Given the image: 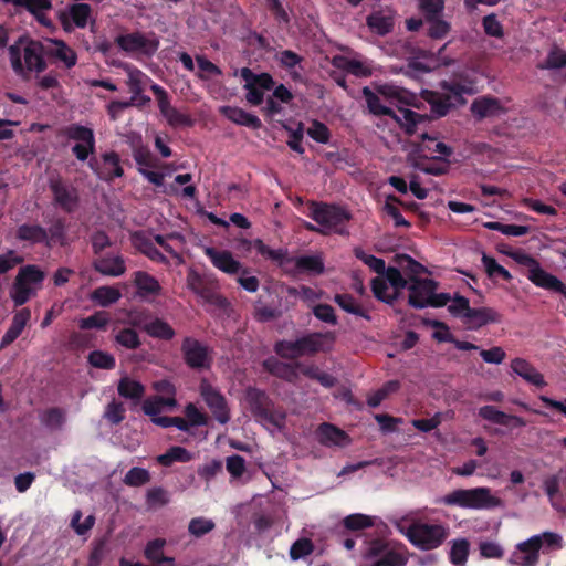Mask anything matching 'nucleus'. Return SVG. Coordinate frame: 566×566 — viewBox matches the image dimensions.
<instances>
[{"mask_svg":"<svg viewBox=\"0 0 566 566\" xmlns=\"http://www.w3.org/2000/svg\"><path fill=\"white\" fill-rule=\"evenodd\" d=\"M420 153L430 151L438 153L447 158L452 155L453 149L442 142H437L436 137L429 136L427 133L421 134V143L419 145Z\"/></svg>","mask_w":566,"mask_h":566,"instance_id":"obj_45","label":"nucleus"},{"mask_svg":"<svg viewBox=\"0 0 566 566\" xmlns=\"http://www.w3.org/2000/svg\"><path fill=\"white\" fill-rule=\"evenodd\" d=\"M185 417L189 422V427H201L208 426L209 417L208 415L201 412L197 406L192 402L186 405L184 409Z\"/></svg>","mask_w":566,"mask_h":566,"instance_id":"obj_62","label":"nucleus"},{"mask_svg":"<svg viewBox=\"0 0 566 566\" xmlns=\"http://www.w3.org/2000/svg\"><path fill=\"white\" fill-rule=\"evenodd\" d=\"M66 244V221L61 217L55 218L46 229L45 247L52 249L55 245L65 247Z\"/></svg>","mask_w":566,"mask_h":566,"instance_id":"obj_36","label":"nucleus"},{"mask_svg":"<svg viewBox=\"0 0 566 566\" xmlns=\"http://www.w3.org/2000/svg\"><path fill=\"white\" fill-rule=\"evenodd\" d=\"M295 266L300 272L312 274H322L324 272V263L317 255H303L295 260Z\"/></svg>","mask_w":566,"mask_h":566,"instance_id":"obj_48","label":"nucleus"},{"mask_svg":"<svg viewBox=\"0 0 566 566\" xmlns=\"http://www.w3.org/2000/svg\"><path fill=\"white\" fill-rule=\"evenodd\" d=\"M193 459V454L184 447H170L165 453L159 454L156 461L163 467H170L175 462L187 463Z\"/></svg>","mask_w":566,"mask_h":566,"instance_id":"obj_39","label":"nucleus"},{"mask_svg":"<svg viewBox=\"0 0 566 566\" xmlns=\"http://www.w3.org/2000/svg\"><path fill=\"white\" fill-rule=\"evenodd\" d=\"M264 370L287 382L296 384L298 380L297 361L284 363L275 357L266 358L262 364Z\"/></svg>","mask_w":566,"mask_h":566,"instance_id":"obj_25","label":"nucleus"},{"mask_svg":"<svg viewBox=\"0 0 566 566\" xmlns=\"http://www.w3.org/2000/svg\"><path fill=\"white\" fill-rule=\"evenodd\" d=\"M49 187L53 195V201L57 207L66 213L75 211L78 206L80 198L78 191L73 185L57 177L50 179Z\"/></svg>","mask_w":566,"mask_h":566,"instance_id":"obj_14","label":"nucleus"},{"mask_svg":"<svg viewBox=\"0 0 566 566\" xmlns=\"http://www.w3.org/2000/svg\"><path fill=\"white\" fill-rule=\"evenodd\" d=\"M470 543L465 538L457 539L452 543L449 558L455 566H463L468 559Z\"/></svg>","mask_w":566,"mask_h":566,"instance_id":"obj_51","label":"nucleus"},{"mask_svg":"<svg viewBox=\"0 0 566 566\" xmlns=\"http://www.w3.org/2000/svg\"><path fill=\"white\" fill-rule=\"evenodd\" d=\"M15 237L20 241L31 244H44L46 241V229L38 223H23L18 227Z\"/></svg>","mask_w":566,"mask_h":566,"instance_id":"obj_34","label":"nucleus"},{"mask_svg":"<svg viewBox=\"0 0 566 566\" xmlns=\"http://www.w3.org/2000/svg\"><path fill=\"white\" fill-rule=\"evenodd\" d=\"M396 263L409 276L410 281L411 277H418L419 274L427 271V269L421 263L408 254H397Z\"/></svg>","mask_w":566,"mask_h":566,"instance_id":"obj_50","label":"nucleus"},{"mask_svg":"<svg viewBox=\"0 0 566 566\" xmlns=\"http://www.w3.org/2000/svg\"><path fill=\"white\" fill-rule=\"evenodd\" d=\"M470 109L473 116L479 119L497 116L504 112V107L500 99L493 96H481L475 98L472 102Z\"/></svg>","mask_w":566,"mask_h":566,"instance_id":"obj_28","label":"nucleus"},{"mask_svg":"<svg viewBox=\"0 0 566 566\" xmlns=\"http://www.w3.org/2000/svg\"><path fill=\"white\" fill-rule=\"evenodd\" d=\"M449 533L450 530L444 524H430L417 520L407 527L405 535L413 546L422 551H431L441 546Z\"/></svg>","mask_w":566,"mask_h":566,"instance_id":"obj_7","label":"nucleus"},{"mask_svg":"<svg viewBox=\"0 0 566 566\" xmlns=\"http://www.w3.org/2000/svg\"><path fill=\"white\" fill-rule=\"evenodd\" d=\"M65 420L66 413L59 407L49 408L40 415L41 423L52 431L60 430L65 423Z\"/></svg>","mask_w":566,"mask_h":566,"instance_id":"obj_43","label":"nucleus"},{"mask_svg":"<svg viewBox=\"0 0 566 566\" xmlns=\"http://www.w3.org/2000/svg\"><path fill=\"white\" fill-rule=\"evenodd\" d=\"M150 479L151 476L147 469L134 467L126 472L123 482L127 486L138 488L147 484Z\"/></svg>","mask_w":566,"mask_h":566,"instance_id":"obj_54","label":"nucleus"},{"mask_svg":"<svg viewBox=\"0 0 566 566\" xmlns=\"http://www.w3.org/2000/svg\"><path fill=\"white\" fill-rule=\"evenodd\" d=\"M119 290L113 286H99L91 294V300L96 304L106 307L116 303L120 298Z\"/></svg>","mask_w":566,"mask_h":566,"instance_id":"obj_44","label":"nucleus"},{"mask_svg":"<svg viewBox=\"0 0 566 566\" xmlns=\"http://www.w3.org/2000/svg\"><path fill=\"white\" fill-rule=\"evenodd\" d=\"M43 46L39 41H29L23 48V61L21 59V51L18 45L9 48V55L12 69L19 75H24L25 71L42 72L46 67L43 59Z\"/></svg>","mask_w":566,"mask_h":566,"instance_id":"obj_9","label":"nucleus"},{"mask_svg":"<svg viewBox=\"0 0 566 566\" xmlns=\"http://www.w3.org/2000/svg\"><path fill=\"white\" fill-rule=\"evenodd\" d=\"M133 283L137 289V294L143 298L157 296L161 292L158 280L145 271H136Z\"/></svg>","mask_w":566,"mask_h":566,"instance_id":"obj_32","label":"nucleus"},{"mask_svg":"<svg viewBox=\"0 0 566 566\" xmlns=\"http://www.w3.org/2000/svg\"><path fill=\"white\" fill-rule=\"evenodd\" d=\"M479 416L484 420L500 426H513L515 428L526 426V421L523 418L507 415L499 410L496 407L490 405L481 407L479 409Z\"/></svg>","mask_w":566,"mask_h":566,"instance_id":"obj_26","label":"nucleus"},{"mask_svg":"<svg viewBox=\"0 0 566 566\" xmlns=\"http://www.w3.org/2000/svg\"><path fill=\"white\" fill-rule=\"evenodd\" d=\"M32 289L31 286L24 284L22 281L15 277L12 290H11V298L14 302L15 306H21L25 304L31 297Z\"/></svg>","mask_w":566,"mask_h":566,"instance_id":"obj_64","label":"nucleus"},{"mask_svg":"<svg viewBox=\"0 0 566 566\" xmlns=\"http://www.w3.org/2000/svg\"><path fill=\"white\" fill-rule=\"evenodd\" d=\"M367 27L377 35L385 36L392 32L395 27V17L391 12L381 10L374 11L366 18Z\"/></svg>","mask_w":566,"mask_h":566,"instance_id":"obj_31","label":"nucleus"},{"mask_svg":"<svg viewBox=\"0 0 566 566\" xmlns=\"http://www.w3.org/2000/svg\"><path fill=\"white\" fill-rule=\"evenodd\" d=\"M30 317L31 312L28 308H22L14 314L10 327L2 336L0 349H3L12 344L21 335Z\"/></svg>","mask_w":566,"mask_h":566,"instance_id":"obj_33","label":"nucleus"},{"mask_svg":"<svg viewBox=\"0 0 566 566\" xmlns=\"http://www.w3.org/2000/svg\"><path fill=\"white\" fill-rule=\"evenodd\" d=\"M199 394L207 407L210 409L213 418L221 424L230 421V408L226 397L221 391L212 386L206 378L200 380Z\"/></svg>","mask_w":566,"mask_h":566,"instance_id":"obj_11","label":"nucleus"},{"mask_svg":"<svg viewBox=\"0 0 566 566\" xmlns=\"http://www.w3.org/2000/svg\"><path fill=\"white\" fill-rule=\"evenodd\" d=\"M3 2H13L17 6L24 7L43 25L51 23L44 11L52 8L51 0H2Z\"/></svg>","mask_w":566,"mask_h":566,"instance_id":"obj_35","label":"nucleus"},{"mask_svg":"<svg viewBox=\"0 0 566 566\" xmlns=\"http://www.w3.org/2000/svg\"><path fill=\"white\" fill-rule=\"evenodd\" d=\"M542 547V537L532 536L517 545V551L511 556L510 563L517 566H535L538 562V552Z\"/></svg>","mask_w":566,"mask_h":566,"instance_id":"obj_16","label":"nucleus"},{"mask_svg":"<svg viewBox=\"0 0 566 566\" xmlns=\"http://www.w3.org/2000/svg\"><path fill=\"white\" fill-rule=\"evenodd\" d=\"M316 440L324 447L344 448L350 443L349 436L335 424L329 422L321 423L315 431Z\"/></svg>","mask_w":566,"mask_h":566,"instance_id":"obj_17","label":"nucleus"},{"mask_svg":"<svg viewBox=\"0 0 566 566\" xmlns=\"http://www.w3.org/2000/svg\"><path fill=\"white\" fill-rule=\"evenodd\" d=\"M187 286L202 301L218 310H226L229 306L228 300L217 291V283L200 274L193 269L187 273Z\"/></svg>","mask_w":566,"mask_h":566,"instance_id":"obj_10","label":"nucleus"},{"mask_svg":"<svg viewBox=\"0 0 566 566\" xmlns=\"http://www.w3.org/2000/svg\"><path fill=\"white\" fill-rule=\"evenodd\" d=\"M482 263L489 277H501L507 282L512 280L511 273L504 266L500 265L494 258L484 253L482 255Z\"/></svg>","mask_w":566,"mask_h":566,"instance_id":"obj_56","label":"nucleus"},{"mask_svg":"<svg viewBox=\"0 0 566 566\" xmlns=\"http://www.w3.org/2000/svg\"><path fill=\"white\" fill-rule=\"evenodd\" d=\"M15 277L30 286L31 284H41L45 274L38 265L28 264L20 268Z\"/></svg>","mask_w":566,"mask_h":566,"instance_id":"obj_53","label":"nucleus"},{"mask_svg":"<svg viewBox=\"0 0 566 566\" xmlns=\"http://www.w3.org/2000/svg\"><path fill=\"white\" fill-rule=\"evenodd\" d=\"M63 135L70 140L77 142L72 147V154L80 161L88 160V167L101 180L111 182L124 175L120 157L116 151L103 153L99 159L96 157L90 158L96 149L95 135L92 128L81 124H71L64 127Z\"/></svg>","mask_w":566,"mask_h":566,"instance_id":"obj_1","label":"nucleus"},{"mask_svg":"<svg viewBox=\"0 0 566 566\" xmlns=\"http://www.w3.org/2000/svg\"><path fill=\"white\" fill-rule=\"evenodd\" d=\"M142 331H144L149 337L160 340H171L176 332L171 325L165 319L157 316L145 317L139 322H135Z\"/></svg>","mask_w":566,"mask_h":566,"instance_id":"obj_18","label":"nucleus"},{"mask_svg":"<svg viewBox=\"0 0 566 566\" xmlns=\"http://www.w3.org/2000/svg\"><path fill=\"white\" fill-rule=\"evenodd\" d=\"M446 506H457L468 510H491L502 506L500 497L492 494L490 488L457 489L436 501Z\"/></svg>","mask_w":566,"mask_h":566,"instance_id":"obj_3","label":"nucleus"},{"mask_svg":"<svg viewBox=\"0 0 566 566\" xmlns=\"http://www.w3.org/2000/svg\"><path fill=\"white\" fill-rule=\"evenodd\" d=\"M205 254L214 268L227 274H237L241 270V263L233 258L230 251L208 247L205 249Z\"/></svg>","mask_w":566,"mask_h":566,"instance_id":"obj_24","label":"nucleus"},{"mask_svg":"<svg viewBox=\"0 0 566 566\" xmlns=\"http://www.w3.org/2000/svg\"><path fill=\"white\" fill-rule=\"evenodd\" d=\"M283 128L289 133V139L286 142L287 146L297 154L303 155L305 153V149L302 146L304 137V124L298 122L295 129L289 127L287 125H283Z\"/></svg>","mask_w":566,"mask_h":566,"instance_id":"obj_58","label":"nucleus"},{"mask_svg":"<svg viewBox=\"0 0 566 566\" xmlns=\"http://www.w3.org/2000/svg\"><path fill=\"white\" fill-rule=\"evenodd\" d=\"M378 94L390 101L391 103L398 102L401 104L410 105L412 96H409V93L394 85H381L378 87Z\"/></svg>","mask_w":566,"mask_h":566,"instance_id":"obj_49","label":"nucleus"},{"mask_svg":"<svg viewBox=\"0 0 566 566\" xmlns=\"http://www.w3.org/2000/svg\"><path fill=\"white\" fill-rule=\"evenodd\" d=\"M50 49V54L61 61L65 67L71 69L77 62L75 51L61 40H54Z\"/></svg>","mask_w":566,"mask_h":566,"instance_id":"obj_41","label":"nucleus"},{"mask_svg":"<svg viewBox=\"0 0 566 566\" xmlns=\"http://www.w3.org/2000/svg\"><path fill=\"white\" fill-rule=\"evenodd\" d=\"M132 244L140 253L154 262L169 264V260L157 249L154 241L144 231H135L130 235Z\"/></svg>","mask_w":566,"mask_h":566,"instance_id":"obj_23","label":"nucleus"},{"mask_svg":"<svg viewBox=\"0 0 566 566\" xmlns=\"http://www.w3.org/2000/svg\"><path fill=\"white\" fill-rule=\"evenodd\" d=\"M92 17V7L87 3L70 4L66 12L61 14V22L64 30H70L72 22L76 28L84 29Z\"/></svg>","mask_w":566,"mask_h":566,"instance_id":"obj_22","label":"nucleus"},{"mask_svg":"<svg viewBox=\"0 0 566 566\" xmlns=\"http://www.w3.org/2000/svg\"><path fill=\"white\" fill-rule=\"evenodd\" d=\"M566 66V52L555 48L549 51L545 61L538 65L542 70H558Z\"/></svg>","mask_w":566,"mask_h":566,"instance_id":"obj_63","label":"nucleus"},{"mask_svg":"<svg viewBox=\"0 0 566 566\" xmlns=\"http://www.w3.org/2000/svg\"><path fill=\"white\" fill-rule=\"evenodd\" d=\"M109 323V317L106 312L99 311L95 312L93 315L88 317L81 318L78 321V327L81 329H105Z\"/></svg>","mask_w":566,"mask_h":566,"instance_id":"obj_57","label":"nucleus"},{"mask_svg":"<svg viewBox=\"0 0 566 566\" xmlns=\"http://www.w3.org/2000/svg\"><path fill=\"white\" fill-rule=\"evenodd\" d=\"M166 541L156 538L147 543L145 548V557L155 564L154 566H174L175 559L172 557L164 556L163 548Z\"/></svg>","mask_w":566,"mask_h":566,"instance_id":"obj_38","label":"nucleus"},{"mask_svg":"<svg viewBox=\"0 0 566 566\" xmlns=\"http://www.w3.org/2000/svg\"><path fill=\"white\" fill-rule=\"evenodd\" d=\"M220 114L237 125L252 129H260L262 127V122L256 115L237 106H222L220 107Z\"/></svg>","mask_w":566,"mask_h":566,"instance_id":"obj_29","label":"nucleus"},{"mask_svg":"<svg viewBox=\"0 0 566 566\" xmlns=\"http://www.w3.org/2000/svg\"><path fill=\"white\" fill-rule=\"evenodd\" d=\"M307 216L321 226V234L323 235L331 233L348 234L347 223L352 219V214L339 206L313 201L310 205Z\"/></svg>","mask_w":566,"mask_h":566,"instance_id":"obj_5","label":"nucleus"},{"mask_svg":"<svg viewBox=\"0 0 566 566\" xmlns=\"http://www.w3.org/2000/svg\"><path fill=\"white\" fill-rule=\"evenodd\" d=\"M527 277L536 286L566 297V285L557 276L543 270L539 263L528 269Z\"/></svg>","mask_w":566,"mask_h":566,"instance_id":"obj_19","label":"nucleus"},{"mask_svg":"<svg viewBox=\"0 0 566 566\" xmlns=\"http://www.w3.org/2000/svg\"><path fill=\"white\" fill-rule=\"evenodd\" d=\"M297 373L305 377L318 381L325 388H332L336 385V378L328 373L319 369L315 364H304L297 361Z\"/></svg>","mask_w":566,"mask_h":566,"instance_id":"obj_37","label":"nucleus"},{"mask_svg":"<svg viewBox=\"0 0 566 566\" xmlns=\"http://www.w3.org/2000/svg\"><path fill=\"white\" fill-rule=\"evenodd\" d=\"M323 339L334 342L333 332L310 333L295 340H277L274 345V352L284 359H296L304 355H315L323 349Z\"/></svg>","mask_w":566,"mask_h":566,"instance_id":"obj_6","label":"nucleus"},{"mask_svg":"<svg viewBox=\"0 0 566 566\" xmlns=\"http://www.w3.org/2000/svg\"><path fill=\"white\" fill-rule=\"evenodd\" d=\"M343 526L348 531H361L373 526V520L360 513L350 514L343 520Z\"/></svg>","mask_w":566,"mask_h":566,"instance_id":"obj_61","label":"nucleus"},{"mask_svg":"<svg viewBox=\"0 0 566 566\" xmlns=\"http://www.w3.org/2000/svg\"><path fill=\"white\" fill-rule=\"evenodd\" d=\"M361 94L366 101L367 111L374 116H388L392 118L407 135L412 136L417 133L418 124L427 119V115H420L415 111L398 107V113L384 105L378 94L368 86H364Z\"/></svg>","mask_w":566,"mask_h":566,"instance_id":"obj_4","label":"nucleus"},{"mask_svg":"<svg viewBox=\"0 0 566 566\" xmlns=\"http://www.w3.org/2000/svg\"><path fill=\"white\" fill-rule=\"evenodd\" d=\"M468 315L464 324L472 331H478L489 324H499L503 319V315L500 312L488 306L472 307Z\"/></svg>","mask_w":566,"mask_h":566,"instance_id":"obj_21","label":"nucleus"},{"mask_svg":"<svg viewBox=\"0 0 566 566\" xmlns=\"http://www.w3.org/2000/svg\"><path fill=\"white\" fill-rule=\"evenodd\" d=\"M407 560V557H405L401 553L388 548L370 566H406Z\"/></svg>","mask_w":566,"mask_h":566,"instance_id":"obj_60","label":"nucleus"},{"mask_svg":"<svg viewBox=\"0 0 566 566\" xmlns=\"http://www.w3.org/2000/svg\"><path fill=\"white\" fill-rule=\"evenodd\" d=\"M527 277L536 286L566 297V285L557 276L543 270L539 263L528 269Z\"/></svg>","mask_w":566,"mask_h":566,"instance_id":"obj_20","label":"nucleus"},{"mask_svg":"<svg viewBox=\"0 0 566 566\" xmlns=\"http://www.w3.org/2000/svg\"><path fill=\"white\" fill-rule=\"evenodd\" d=\"M115 43L128 54L142 53L146 56H153L159 48V40L154 33L146 36L138 31L117 35Z\"/></svg>","mask_w":566,"mask_h":566,"instance_id":"obj_12","label":"nucleus"},{"mask_svg":"<svg viewBox=\"0 0 566 566\" xmlns=\"http://www.w3.org/2000/svg\"><path fill=\"white\" fill-rule=\"evenodd\" d=\"M93 268L96 272L113 277L120 276L126 272L125 260L122 255L106 254L99 256L94 260Z\"/></svg>","mask_w":566,"mask_h":566,"instance_id":"obj_27","label":"nucleus"},{"mask_svg":"<svg viewBox=\"0 0 566 566\" xmlns=\"http://www.w3.org/2000/svg\"><path fill=\"white\" fill-rule=\"evenodd\" d=\"M444 0H419V10L423 15L424 21L433 20L443 15Z\"/></svg>","mask_w":566,"mask_h":566,"instance_id":"obj_55","label":"nucleus"},{"mask_svg":"<svg viewBox=\"0 0 566 566\" xmlns=\"http://www.w3.org/2000/svg\"><path fill=\"white\" fill-rule=\"evenodd\" d=\"M438 287V283L432 279L411 277L408 286V304L415 308H424L429 305V297Z\"/></svg>","mask_w":566,"mask_h":566,"instance_id":"obj_15","label":"nucleus"},{"mask_svg":"<svg viewBox=\"0 0 566 566\" xmlns=\"http://www.w3.org/2000/svg\"><path fill=\"white\" fill-rule=\"evenodd\" d=\"M115 343L126 349H137L142 345L138 333L132 327L120 328L114 334Z\"/></svg>","mask_w":566,"mask_h":566,"instance_id":"obj_46","label":"nucleus"},{"mask_svg":"<svg viewBox=\"0 0 566 566\" xmlns=\"http://www.w3.org/2000/svg\"><path fill=\"white\" fill-rule=\"evenodd\" d=\"M452 300V303L448 306L449 313L454 316L462 319L464 323L467 317L469 316L468 313L471 311L470 302L465 296H462L460 294H455V296Z\"/></svg>","mask_w":566,"mask_h":566,"instance_id":"obj_59","label":"nucleus"},{"mask_svg":"<svg viewBox=\"0 0 566 566\" xmlns=\"http://www.w3.org/2000/svg\"><path fill=\"white\" fill-rule=\"evenodd\" d=\"M511 368L514 374L523 378L528 384H532L538 388L546 386L544 376L526 359L514 358L511 361Z\"/></svg>","mask_w":566,"mask_h":566,"instance_id":"obj_30","label":"nucleus"},{"mask_svg":"<svg viewBox=\"0 0 566 566\" xmlns=\"http://www.w3.org/2000/svg\"><path fill=\"white\" fill-rule=\"evenodd\" d=\"M334 302L345 312L349 314H354L356 316L363 317L367 321L370 319V316L352 294L343 293L335 294Z\"/></svg>","mask_w":566,"mask_h":566,"instance_id":"obj_40","label":"nucleus"},{"mask_svg":"<svg viewBox=\"0 0 566 566\" xmlns=\"http://www.w3.org/2000/svg\"><path fill=\"white\" fill-rule=\"evenodd\" d=\"M245 399L251 413L258 421H265L277 428L284 424L285 413L274 410V403L264 390L249 387Z\"/></svg>","mask_w":566,"mask_h":566,"instance_id":"obj_8","label":"nucleus"},{"mask_svg":"<svg viewBox=\"0 0 566 566\" xmlns=\"http://www.w3.org/2000/svg\"><path fill=\"white\" fill-rule=\"evenodd\" d=\"M428 24L427 35L432 40H442L451 31V23L442 17L424 21Z\"/></svg>","mask_w":566,"mask_h":566,"instance_id":"obj_52","label":"nucleus"},{"mask_svg":"<svg viewBox=\"0 0 566 566\" xmlns=\"http://www.w3.org/2000/svg\"><path fill=\"white\" fill-rule=\"evenodd\" d=\"M181 354L185 364L193 370L209 369L211 366V358L209 357V349L198 339L187 336L181 343Z\"/></svg>","mask_w":566,"mask_h":566,"instance_id":"obj_13","label":"nucleus"},{"mask_svg":"<svg viewBox=\"0 0 566 566\" xmlns=\"http://www.w3.org/2000/svg\"><path fill=\"white\" fill-rule=\"evenodd\" d=\"M439 87L441 92L423 90L421 93L422 98L430 105V115L426 114L427 119L421 124L444 117L452 108L467 103L464 95L475 93L474 81L464 75L443 80L439 83Z\"/></svg>","mask_w":566,"mask_h":566,"instance_id":"obj_2","label":"nucleus"},{"mask_svg":"<svg viewBox=\"0 0 566 566\" xmlns=\"http://www.w3.org/2000/svg\"><path fill=\"white\" fill-rule=\"evenodd\" d=\"M87 363L97 369L112 370L116 367L114 355L101 349L92 350L87 356Z\"/></svg>","mask_w":566,"mask_h":566,"instance_id":"obj_47","label":"nucleus"},{"mask_svg":"<svg viewBox=\"0 0 566 566\" xmlns=\"http://www.w3.org/2000/svg\"><path fill=\"white\" fill-rule=\"evenodd\" d=\"M117 391L123 398L138 401L145 394V387L137 380L123 377L118 382Z\"/></svg>","mask_w":566,"mask_h":566,"instance_id":"obj_42","label":"nucleus"}]
</instances>
